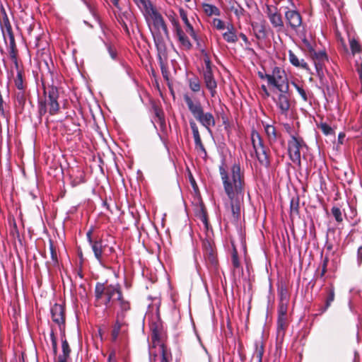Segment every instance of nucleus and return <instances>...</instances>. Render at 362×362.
Masks as SVG:
<instances>
[{
  "label": "nucleus",
  "mask_w": 362,
  "mask_h": 362,
  "mask_svg": "<svg viewBox=\"0 0 362 362\" xmlns=\"http://www.w3.org/2000/svg\"><path fill=\"white\" fill-rule=\"evenodd\" d=\"M14 84L16 88V90H26V85L24 83L23 72L16 74V77L14 78Z\"/></svg>",
  "instance_id": "c9c22d12"
},
{
  "label": "nucleus",
  "mask_w": 362,
  "mask_h": 362,
  "mask_svg": "<svg viewBox=\"0 0 362 362\" xmlns=\"http://www.w3.org/2000/svg\"><path fill=\"white\" fill-rule=\"evenodd\" d=\"M267 16L272 25L277 30L281 31L284 28V21L279 12L276 7L270 6H267Z\"/></svg>",
  "instance_id": "dca6fc26"
},
{
  "label": "nucleus",
  "mask_w": 362,
  "mask_h": 362,
  "mask_svg": "<svg viewBox=\"0 0 362 362\" xmlns=\"http://www.w3.org/2000/svg\"><path fill=\"white\" fill-rule=\"evenodd\" d=\"M129 310H117L116 311V320L112 330V339L113 341H116L118 336L122 329L127 326L125 318L127 313Z\"/></svg>",
  "instance_id": "f3484780"
},
{
  "label": "nucleus",
  "mask_w": 362,
  "mask_h": 362,
  "mask_svg": "<svg viewBox=\"0 0 362 362\" xmlns=\"http://www.w3.org/2000/svg\"><path fill=\"white\" fill-rule=\"evenodd\" d=\"M308 147L303 138L291 135L288 141V155L290 160L298 167L301 165V155L305 158V153Z\"/></svg>",
  "instance_id": "423d86ee"
},
{
  "label": "nucleus",
  "mask_w": 362,
  "mask_h": 362,
  "mask_svg": "<svg viewBox=\"0 0 362 362\" xmlns=\"http://www.w3.org/2000/svg\"><path fill=\"white\" fill-rule=\"evenodd\" d=\"M218 171L225 193L228 199L226 207L230 209L235 221L240 216L244 199V173L239 163H233L228 168L225 160L221 161Z\"/></svg>",
  "instance_id": "f257e3e1"
},
{
  "label": "nucleus",
  "mask_w": 362,
  "mask_h": 362,
  "mask_svg": "<svg viewBox=\"0 0 362 362\" xmlns=\"http://www.w3.org/2000/svg\"><path fill=\"white\" fill-rule=\"evenodd\" d=\"M143 16L151 33L163 31V35L169 37L167 24L155 6L144 13Z\"/></svg>",
  "instance_id": "9d476101"
},
{
  "label": "nucleus",
  "mask_w": 362,
  "mask_h": 362,
  "mask_svg": "<svg viewBox=\"0 0 362 362\" xmlns=\"http://www.w3.org/2000/svg\"><path fill=\"white\" fill-rule=\"evenodd\" d=\"M261 89L264 92V93L266 97H267V98L269 97L270 93H269V90H268V89H267V88L266 87L265 85H262L261 86Z\"/></svg>",
  "instance_id": "0e129e2a"
},
{
  "label": "nucleus",
  "mask_w": 362,
  "mask_h": 362,
  "mask_svg": "<svg viewBox=\"0 0 362 362\" xmlns=\"http://www.w3.org/2000/svg\"><path fill=\"white\" fill-rule=\"evenodd\" d=\"M288 303L279 302L278 305V315H287Z\"/></svg>",
  "instance_id": "49530a36"
},
{
  "label": "nucleus",
  "mask_w": 362,
  "mask_h": 362,
  "mask_svg": "<svg viewBox=\"0 0 362 362\" xmlns=\"http://www.w3.org/2000/svg\"><path fill=\"white\" fill-rule=\"evenodd\" d=\"M169 20L171 22V24H172V25L173 27V31L177 30L178 28H182L180 24L179 23L178 20L175 17V13H173V15H170L169 16Z\"/></svg>",
  "instance_id": "603ef678"
},
{
  "label": "nucleus",
  "mask_w": 362,
  "mask_h": 362,
  "mask_svg": "<svg viewBox=\"0 0 362 362\" xmlns=\"http://www.w3.org/2000/svg\"><path fill=\"white\" fill-rule=\"evenodd\" d=\"M212 25L218 30H224L226 28L224 22L219 18H214L212 21Z\"/></svg>",
  "instance_id": "8fccbe9b"
},
{
  "label": "nucleus",
  "mask_w": 362,
  "mask_h": 362,
  "mask_svg": "<svg viewBox=\"0 0 362 362\" xmlns=\"http://www.w3.org/2000/svg\"><path fill=\"white\" fill-rule=\"evenodd\" d=\"M188 86L193 93H199L202 90V86L199 78L194 76L187 80Z\"/></svg>",
  "instance_id": "7c9ffc66"
},
{
  "label": "nucleus",
  "mask_w": 362,
  "mask_h": 362,
  "mask_svg": "<svg viewBox=\"0 0 362 362\" xmlns=\"http://www.w3.org/2000/svg\"><path fill=\"white\" fill-rule=\"evenodd\" d=\"M238 36L243 40V41L244 42L246 47H245V49L249 51V52H251L252 53H255V50L250 47V45H251V42L250 41L248 40L247 37L243 33H239Z\"/></svg>",
  "instance_id": "de8ad7c7"
},
{
  "label": "nucleus",
  "mask_w": 362,
  "mask_h": 362,
  "mask_svg": "<svg viewBox=\"0 0 362 362\" xmlns=\"http://www.w3.org/2000/svg\"><path fill=\"white\" fill-rule=\"evenodd\" d=\"M303 43L310 47V52L312 55L313 59L315 63V66L316 68V70L317 71H322L323 65L325 62L327 61V56L325 51L320 50L318 52L315 51L311 47L308 40L304 39L303 40Z\"/></svg>",
  "instance_id": "a211bd4d"
},
{
  "label": "nucleus",
  "mask_w": 362,
  "mask_h": 362,
  "mask_svg": "<svg viewBox=\"0 0 362 362\" xmlns=\"http://www.w3.org/2000/svg\"><path fill=\"white\" fill-rule=\"evenodd\" d=\"M299 214V198L294 197L290 202V215L291 216H298Z\"/></svg>",
  "instance_id": "f704fd0d"
},
{
  "label": "nucleus",
  "mask_w": 362,
  "mask_h": 362,
  "mask_svg": "<svg viewBox=\"0 0 362 362\" xmlns=\"http://www.w3.org/2000/svg\"><path fill=\"white\" fill-rule=\"evenodd\" d=\"M94 231V227L92 226L90 227V228L88 230L86 233V238L87 241L89 243L90 246L92 245L93 243H95L96 240H93L92 238L93 233Z\"/></svg>",
  "instance_id": "5fc2aeb1"
},
{
  "label": "nucleus",
  "mask_w": 362,
  "mask_h": 362,
  "mask_svg": "<svg viewBox=\"0 0 362 362\" xmlns=\"http://www.w3.org/2000/svg\"><path fill=\"white\" fill-rule=\"evenodd\" d=\"M291 85L293 86V87L296 88L298 93L301 97L302 100L304 102H308L309 101V95L310 92L305 89L303 84L300 83H296V81H291Z\"/></svg>",
  "instance_id": "cd10ccee"
},
{
  "label": "nucleus",
  "mask_w": 362,
  "mask_h": 362,
  "mask_svg": "<svg viewBox=\"0 0 362 362\" xmlns=\"http://www.w3.org/2000/svg\"><path fill=\"white\" fill-rule=\"evenodd\" d=\"M320 129L325 135H330L334 134L333 129L327 123H321Z\"/></svg>",
  "instance_id": "3c124183"
},
{
  "label": "nucleus",
  "mask_w": 362,
  "mask_h": 362,
  "mask_svg": "<svg viewBox=\"0 0 362 362\" xmlns=\"http://www.w3.org/2000/svg\"><path fill=\"white\" fill-rule=\"evenodd\" d=\"M49 250H50L52 260L53 263L55 264L58 262L57 254L56 250L53 245V243L52 242H50V243H49Z\"/></svg>",
  "instance_id": "864d4df0"
},
{
  "label": "nucleus",
  "mask_w": 362,
  "mask_h": 362,
  "mask_svg": "<svg viewBox=\"0 0 362 362\" xmlns=\"http://www.w3.org/2000/svg\"><path fill=\"white\" fill-rule=\"evenodd\" d=\"M327 259H325L323 262V264H322V272H321V274H320V276L321 277H322L327 272Z\"/></svg>",
  "instance_id": "bf43d9fd"
},
{
  "label": "nucleus",
  "mask_w": 362,
  "mask_h": 362,
  "mask_svg": "<svg viewBox=\"0 0 362 362\" xmlns=\"http://www.w3.org/2000/svg\"><path fill=\"white\" fill-rule=\"evenodd\" d=\"M190 128L192 132L193 137L194 139L195 148L198 152H200L203 157H206L207 156L206 151L202 144L201 136L199 134L198 127L196 122L194 120L189 121Z\"/></svg>",
  "instance_id": "aec40b11"
},
{
  "label": "nucleus",
  "mask_w": 362,
  "mask_h": 362,
  "mask_svg": "<svg viewBox=\"0 0 362 362\" xmlns=\"http://www.w3.org/2000/svg\"><path fill=\"white\" fill-rule=\"evenodd\" d=\"M175 35L179 43V46L185 50H189L192 47V44L189 38L187 35L186 30L185 31L182 28H178L174 31Z\"/></svg>",
  "instance_id": "4be33fe9"
},
{
  "label": "nucleus",
  "mask_w": 362,
  "mask_h": 362,
  "mask_svg": "<svg viewBox=\"0 0 362 362\" xmlns=\"http://www.w3.org/2000/svg\"><path fill=\"white\" fill-rule=\"evenodd\" d=\"M179 14L185 25L186 32L188 33V34L192 37L193 40L198 41V35L196 33L193 25L191 24L188 19L187 11L183 8H180Z\"/></svg>",
  "instance_id": "5701e85b"
},
{
  "label": "nucleus",
  "mask_w": 362,
  "mask_h": 362,
  "mask_svg": "<svg viewBox=\"0 0 362 362\" xmlns=\"http://www.w3.org/2000/svg\"><path fill=\"white\" fill-rule=\"evenodd\" d=\"M62 335V355H60L58 358V362H60V358H64V361L66 362L67 358L69 356L71 349L69 347V345L68 344V341L65 339V334H61Z\"/></svg>",
  "instance_id": "c85d7f7f"
},
{
  "label": "nucleus",
  "mask_w": 362,
  "mask_h": 362,
  "mask_svg": "<svg viewBox=\"0 0 362 362\" xmlns=\"http://www.w3.org/2000/svg\"><path fill=\"white\" fill-rule=\"evenodd\" d=\"M162 33L163 31H158L151 33V34L158 51V57H167V49Z\"/></svg>",
  "instance_id": "412c9836"
},
{
  "label": "nucleus",
  "mask_w": 362,
  "mask_h": 362,
  "mask_svg": "<svg viewBox=\"0 0 362 362\" xmlns=\"http://www.w3.org/2000/svg\"><path fill=\"white\" fill-rule=\"evenodd\" d=\"M327 297L325 301V305L323 308L322 312H325L332 304V303L334 300L335 293H334V287L332 285H330L328 288H327Z\"/></svg>",
  "instance_id": "72a5a7b5"
},
{
  "label": "nucleus",
  "mask_w": 362,
  "mask_h": 362,
  "mask_svg": "<svg viewBox=\"0 0 362 362\" xmlns=\"http://www.w3.org/2000/svg\"><path fill=\"white\" fill-rule=\"evenodd\" d=\"M264 131L270 140L276 141V132L275 127L273 125L266 124L264 126Z\"/></svg>",
  "instance_id": "ea45409f"
},
{
  "label": "nucleus",
  "mask_w": 362,
  "mask_h": 362,
  "mask_svg": "<svg viewBox=\"0 0 362 362\" xmlns=\"http://www.w3.org/2000/svg\"><path fill=\"white\" fill-rule=\"evenodd\" d=\"M202 8H203L204 13L209 16H211L213 15L220 16V14H221V12H220V10L218 9V8L214 5L207 4V3H204L202 4Z\"/></svg>",
  "instance_id": "2f4dec72"
},
{
  "label": "nucleus",
  "mask_w": 362,
  "mask_h": 362,
  "mask_svg": "<svg viewBox=\"0 0 362 362\" xmlns=\"http://www.w3.org/2000/svg\"><path fill=\"white\" fill-rule=\"evenodd\" d=\"M226 28L228 32H236V30L232 23H228V25H226Z\"/></svg>",
  "instance_id": "e2e57ef3"
},
{
  "label": "nucleus",
  "mask_w": 362,
  "mask_h": 362,
  "mask_svg": "<svg viewBox=\"0 0 362 362\" xmlns=\"http://www.w3.org/2000/svg\"><path fill=\"white\" fill-rule=\"evenodd\" d=\"M183 99L193 117L209 133H211V127L216 125V120L213 114L209 112H204L201 101L194 95L185 93Z\"/></svg>",
  "instance_id": "7ed1b4c3"
},
{
  "label": "nucleus",
  "mask_w": 362,
  "mask_h": 362,
  "mask_svg": "<svg viewBox=\"0 0 362 362\" xmlns=\"http://www.w3.org/2000/svg\"><path fill=\"white\" fill-rule=\"evenodd\" d=\"M231 262H232L234 272H243V269L240 267V260L238 258L237 249L233 245V251H232V254H231Z\"/></svg>",
  "instance_id": "c756f323"
},
{
  "label": "nucleus",
  "mask_w": 362,
  "mask_h": 362,
  "mask_svg": "<svg viewBox=\"0 0 362 362\" xmlns=\"http://www.w3.org/2000/svg\"><path fill=\"white\" fill-rule=\"evenodd\" d=\"M284 128L285 131L288 134H289L291 136L293 135V128H292V126L290 124H288V123L284 124Z\"/></svg>",
  "instance_id": "13d9d810"
},
{
  "label": "nucleus",
  "mask_w": 362,
  "mask_h": 362,
  "mask_svg": "<svg viewBox=\"0 0 362 362\" xmlns=\"http://www.w3.org/2000/svg\"><path fill=\"white\" fill-rule=\"evenodd\" d=\"M50 312L53 322L58 325L61 334L64 335L65 317L64 307L60 304L55 303L52 306Z\"/></svg>",
  "instance_id": "2eb2a0df"
},
{
  "label": "nucleus",
  "mask_w": 362,
  "mask_h": 362,
  "mask_svg": "<svg viewBox=\"0 0 362 362\" xmlns=\"http://www.w3.org/2000/svg\"><path fill=\"white\" fill-rule=\"evenodd\" d=\"M50 339H51V342H52V351H53V354L54 356L57 355V338L54 335V332L53 331V329L51 330V332H50Z\"/></svg>",
  "instance_id": "09e8293b"
},
{
  "label": "nucleus",
  "mask_w": 362,
  "mask_h": 362,
  "mask_svg": "<svg viewBox=\"0 0 362 362\" xmlns=\"http://www.w3.org/2000/svg\"><path fill=\"white\" fill-rule=\"evenodd\" d=\"M268 86L275 91L289 89V82L285 71L279 67L274 66L271 74H265Z\"/></svg>",
  "instance_id": "9b49d317"
},
{
  "label": "nucleus",
  "mask_w": 362,
  "mask_h": 362,
  "mask_svg": "<svg viewBox=\"0 0 362 362\" xmlns=\"http://www.w3.org/2000/svg\"><path fill=\"white\" fill-rule=\"evenodd\" d=\"M359 146H360V148L358 151V153H359V156L362 158V132H361L360 139H359Z\"/></svg>",
  "instance_id": "69168bd1"
},
{
  "label": "nucleus",
  "mask_w": 362,
  "mask_h": 362,
  "mask_svg": "<svg viewBox=\"0 0 362 362\" xmlns=\"http://www.w3.org/2000/svg\"><path fill=\"white\" fill-rule=\"evenodd\" d=\"M264 345L262 341L257 340L255 341V351L253 352V358H255L257 362H262V357L264 354Z\"/></svg>",
  "instance_id": "bb28decb"
},
{
  "label": "nucleus",
  "mask_w": 362,
  "mask_h": 362,
  "mask_svg": "<svg viewBox=\"0 0 362 362\" xmlns=\"http://www.w3.org/2000/svg\"><path fill=\"white\" fill-rule=\"evenodd\" d=\"M156 117L158 118V121L160 124H165V119L162 110L156 107L154 109Z\"/></svg>",
  "instance_id": "6e6d98bb"
},
{
  "label": "nucleus",
  "mask_w": 362,
  "mask_h": 362,
  "mask_svg": "<svg viewBox=\"0 0 362 362\" xmlns=\"http://www.w3.org/2000/svg\"><path fill=\"white\" fill-rule=\"evenodd\" d=\"M204 66L202 68V77L206 88L209 91L211 97L216 96L217 92V82L214 78L211 62L207 54L204 56Z\"/></svg>",
  "instance_id": "f8f14e48"
},
{
  "label": "nucleus",
  "mask_w": 362,
  "mask_h": 362,
  "mask_svg": "<svg viewBox=\"0 0 362 362\" xmlns=\"http://www.w3.org/2000/svg\"><path fill=\"white\" fill-rule=\"evenodd\" d=\"M158 62L160 66L161 72L164 78H168V69L165 65V61L167 59V57H158Z\"/></svg>",
  "instance_id": "a18cd8bd"
},
{
  "label": "nucleus",
  "mask_w": 362,
  "mask_h": 362,
  "mask_svg": "<svg viewBox=\"0 0 362 362\" xmlns=\"http://www.w3.org/2000/svg\"><path fill=\"white\" fill-rule=\"evenodd\" d=\"M107 362H115V355L114 353H111L109 355Z\"/></svg>",
  "instance_id": "338daca9"
},
{
  "label": "nucleus",
  "mask_w": 362,
  "mask_h": 362,
  "mask_svg": "<svg viewBox=\"0 0 362 362\" xmlns=\"http://www.w3.org/2000/svg\"><path fill=\"white\" fill-rule=\"evenodd\" d=\"M223 37L228 43H236L238 40V35L236 32L226 31L223 33Z\"/></svg>",
  "instance_id": "e433bc0d"
},
{
  "label": "nucleus",
  "mask_w": 362,
  "mask_h": 362,
  "mask_svg": "<svg viewBox=\"0 0 362 362\" xmlns=\"http://www.w3.org/2000/svg\"><path fill=\"white\" fill-rule=\"evenodd\" d=\"M331 212L336 221L341 223L343 221V216L341 209L337 206H333L331 209Z\"/></svg>",
  "instance_id": "c03bdc74"
},
{
  "label": "nucleus",
  "mask_w": 362,
  "mask_h": 362,
  "mask_svg": "<svg viewBox=\"0 0 362 362\" xmlns=\"http://www.w3.org/2000/svg\"><path fill=\"white\" fill-rule=\"evenodd\" d=\"M284 18L288 28L298 33L303 26V19L300 13L296 9L286 8Z\"/></svg>",
  "instance_id": "4468645a"
},
{
  "label": "nucleus",
  "mask_w": 362,
  "mask_h": 362,
  "mask_svg": "<svg viewBox=\"0 0 362 362\" xmlns=\"http://www.w3.org/2000/svg\"><path fill=\"white\" fill-rule=\"evenodd\" d=\"M90 247L95 258L101 267L105 268L113 262L112 255L115 253L113 246L103 245L102 240H96Z\"/></svg>",
  "instance_id": "1a4fd4ad"
},
{
  "label": "nucleus",
  "mask_w": 362,
  "mask_h": 362,
  "mask_svg": "<svg viewBox=\"0 0 362 362\" xmlns=\"http://www.w3.org/2000/svg\"><path fill=\"white\" fill-rule=\"evenodd\" d=\"M13 64H14V66H15V69H16V72L18 73V72H23L20 68H19V64H18V58L15 59H11Z\"/></svg>",
  "instance_id": "680f3d73"
},
{
  "label": "nucleus",
  "mask_w": 362,
  "mask_h": 362,
  "mask_svg": "<svg viewBox=\"0 0 362 362\" xmlns=\"http://www.w3.org/2000/svg\"><path fill=\"white\" fill-rule=\"evenodd\" d=\"M287 324V315H278L277 332L279 334L284 332Z\"/></svg>",
  "instance_id": "58836bf2"
},
{
  "label": "nucleus",
  "mask_w": 362,
  "mask_h": 362,
  "mask_svg": "<svg viewBox=\"0 0 362 362\" xmlns=\"http://www.w3.org/2000/svg\"><path fill=\"white\" fill-rule=\"evenodd\" d=\"M356 263L358 267L362 265V245L359 246L356 252Z\"/></svg>",
  "instance_id": "4d7b16f0"
},
{
  "label": "nucleus",
  "mask_w": 362,
  "mask_h": 362,
  "mask_svg": "<svg viewBox=\"0 0 362 362\" xmlns=\"http://www.w3.org/2000/svg\"><path fill=\"white\" fill-rule=\"evenodd\" d=\"M94 305L95 307L105 306V309L111 308L117 303V310H130L129 300L124 298L121 286L119 284H105L97 282L94 290Z\"/></svg>",
  "instance_id": "f03ea898"
},
{
  "label": "nucleus",
  "mask_w": 362,
  "mask_h": 362,
  "mask_svg": "<svg viewBox=\"0 0 362 362\" xmlns=\"http://www.w3.org/2000/svg\"><path fill=\"white\" fill-rule=\"evenodd\" d=\"M45 100H38V114L41 117L47 112V105L49 106V112L51 115L58 113L59 105L58 103L59 91L57 86L54 85L46 86L43 83Z\"/></svg>",
  "instance_id": "20e7f679"
},
{
  "label": "nucleus",
  "mask_w": 362,
  "mask_h": 362,
  "mask_svg": "<svg viewBox=\"0 0 362 362\" xmlns=\"http://www.w3.org/2000/svg\"><path fill=\"white\" fill-rule=\"evenodd\" d=\"M26 99V90L14 91V105L16 111L18 112L19 113H21L24 110Z\"/></svg>",
  "instance_id": "b1692460"
},
{
  "label": "nucleus",
  "mask_w": 362,
  "mask_h": 362,
  "mask_svg": "<svg viewBox=\"0 0 362 362\" xmlns=\"http://www.w3.org/2000/svg\"><path fill=\"white\" fill-rule=\"evenodd\" d=\"M252 25L253 30H255V37L257 39H262L266 37L267 35H266L265 28L263 25H258V24L253 25L252 24Z\"/></svg>",
  "instance_id": "4c0bfd02"
},
{
  "label": "nucleus",
  "mask_w": 362,
  "mask_h": 362,
  "mask_svg": "<svg viewBox=\"0 0 362 362\" xmlns=\"http://www.w3.org/2000/svg\"><path fill=\"white\" fill-rule=\"evenodd\" d=\"M149 362H168V354L156 329L152 330L151 344L149 345Z\"/></svg>",
  "instance_id": "39448f33"
},
{
  "label": "nucleus",
  "mask_w": 362,
  "mask_h": 362,
  "mask_svg": "<svg viewBox=\"0 0 362 362\" xmlns=\"http://www.w3.org/2000/svg\"><path fill=\"white\" fill-rule=\"evenodd\" d=\"M288 60L289 62L295 67L300 68L304 70H308L309 66L308 63L304 59H300L292 50H288Z\"/></svg>",
  "instance_id": "393cba45"
},
{
  "label": "nucleus",
  "mask_w": 362,
  "mask_h": 362,
  "mask_svg": "<svg viewBox=\"0 0 362 362\" xmlns=\"http://www.w3.org/2000/svg\"><path fill=\"white\" fill-rule=\"evenodd\" d=\"M104 44H105V46L106 47V49H107L110 57L113 60H117V50L115 48V47L107 42H104Z\"/></svg>",
  "instance_id": "37998d69"
},
{
  "label": "nucleus",
  "mask_w": 362,
  "mask_h": 362,
  "mask_svg": "<svg viewBox=\"0 0 362 362\" xmlns=\"http://www.w3.org/2000/svg\"><path fill=\"white\" fill-rule=\"evenodd\" d=\"M229 8L238 19H240L245 14V10L243 7L235 0L229 1Z\"/></svg>",
  "instance_id": "a878e982"
},
{
  "label": "nucleus",
  "mask_w": 362,
  "mask_h": 362,
  "mask_svg": "<svg viewBox=\"0 0 362 362\" xmlns=\"http://www.w3.org/2000/svg\"><path fill=\"white\" fill-rule=\"evenodd\" d=\"M1 33L11 59L18 58V49L9 18L4 10L2 21L0 23Z\"/></svg>",
  "instance_id": "0eeeda50"
},
{
  "label": "nucleus",
  "mask_w": 362,
  "mask_h": 362,
  "mask_svg": "<svg viewBox=\"0 0 362 362\" xmlns=\"http://www.w3.org/2000/svg\"><path fill=\"white\" fill-rule=\"evenodd\" d=\"M349 45L350 48L351 49V52L354 54L356 53H358L361 51V45L358 42V40H356L354 38L349 40Z\"/></svg>",
  "instance_id": "a19ab883"
},
{
  "label": "nucleus",
  "mask_w": 362,
  "mask_h": 362,
  "mask_svg": "<svg viewBox=\"0 0 362 362\" xmlns=\"http://www.w3.org/2000/svg\"><path fill=\"white\" fill-rule=\"evenodd\" d=\"M279 302L288 303L289 297L288 290L285 286H281L279 290Z\"/></svg>",
  "instance_id": "79ce46f5"
},
{
  "label": "nucleus",
  "mask_w": 362,
  "mask_h": 362,
  "mask_svg": "<svg viewBox=\"0 0 362 362\" xmlns=\"http://www.w3.org/2000/svg\"><path fill=\"white\" fill-rule=\"evenodd\" d=\"M142 14L154 7L150 0H134Z\"/></svg>",
  "instance_id": "473e14b6"
},
{
  "label": "nucleus",
  "mask_w": 362,
  "mask_h": 362,
  "mask_svg": "<svg viewBox=\"0 0 362 362\" xmlns=\"http://www.w3.org/2000/svg\"><path fill=\"white\" fill-rule=\"evenodd\" d=\"M251 142L259 164L269 168L271 165L269 150L264 145L260 134L255 129L251 132Z\"/></svg>",
  "instance_id": "6e6552de"
},
{
  "label": "nucleus",
  "mask_w": 362,
  "mask_h": 362,
  "mask_svg": "<svg viewBox=\"0 0 362 362\" xmlns=\"http://www.w3.org/2000/svg\"><path fill=\"white\" fill-rule=\"evenodd\" d=\"M272 100L281 115L287 117L290 111L291 102L289 89L275 91Z\"/></svg>",
  "instance_id": "ddd939ff"
},
{
  "label": "nucleus",
  "mask_w": 362,
  "mask_h": 362,
  "mask_svg": "<svg viewBox=\"0 0 362 362\" xmlns=\"http://www.w3.org/2000/svg\"><path fill=\"white\" fill-rule=\"evenodd\" d=\"M83 182H85V179L81 175L79 180H74L72 181V185L76 186L77 185H79L80 183H83Z\"/></svg>",
  "instance_id": "052dcab7"
},
{
  "label": "nucleus",
  "mask_w": 362,
  "mask_h": 362,
  "mask_svg": "<svg viewBox=\"0 0 362 362\" xmlns=\"http://www.w3.org/2000/svg\"><path fill=\"white\" fill-rule=\"evenodd\" d=\"M201 220H202V223H204V226L206 227V228L208 229V221H207V218H206V216L203 215L201 218Z\"/></svg>",
  "instance_id": "774afa93"
},
{
  "label": "nucleus",
  "mask_w": 362,
  "mask_h": 362,
  "mask_svg": "<svg viewBox=\"0 0 362 362\" xmlns=\"http://www.w3.org/2000/svg\"><path fill=\"white\" fill-rule=\"evenodd\" d=\"M204 256L208 265L216 268L218 261L216 255L214 251L211 243L208 240H204L202 243Z\"/></svg>",
  "instance_id": "6ab92c4d"
}]
</instances>
